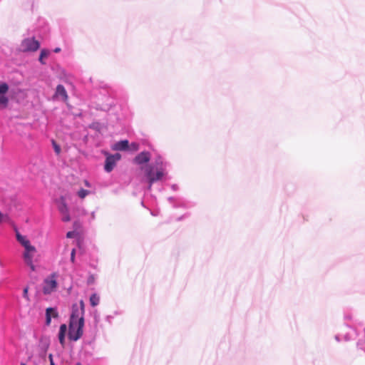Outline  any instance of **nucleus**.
I'll return each instance as SVG.
<instances>
[{"mask_svg":"<svg viewBox=\"0 0 365 365\" xmlns=\"http://www.w3.org/2000/svg\"><path fill=\"white\" fill-rule=\"evenodd\" d=\"M85 304L81 300L79 305L74 304L70 317L68 337L73 341L79 339L83 333Z\"/></svg>","mask_w":365,"mask_h":365,"instance_id":"f257e3e1","label":"nucleus"},{"mask_svg":"<svg viewBox=\"0 0 365 365\" xmlns=\"http://www.w3.org/2000/svg\"><path fill=\"white\" fill-rule=\"evenodd\" d=\"M145 174L146 178H148V181L149 183L148 188L150 190L152 185L158 180H160L163 175H164V171L160 168L159 169H157L156 172H154V168L152 165H149L145 168Z\"/></svg>","mask_w":365,"mask_h":365,"instance_id":"f03ea898","label":"nucleus"},{"mask_svg":"<svg viewBox=\"0 0 365 365\" xmlns=\"http://www.w3.org/2000/svg\"><path fill=\"white\" fill-rule=\"evenodd\" d=\"M40 47V43L34 38H27L24 39L19 46L21 52H34Z\"/></svg>","mask_w":365,"mask_h":365,"instance_id":"7ed1b4c3","label":"nucleus"},{"mask_svg":"<svg viewBox=\"0 0 365 365\" xmlns=\"http://www.w3.org/2000/svg\"><path fill=\"white\" fill-rule=\"evenodd\" d=\"M36 252V248L33 245H30L24 248V252L23 253V258L24 262L26 263V265H28L30 267V269L33 272L36 270V267L33 262V259Z\"/></svg>","mask_w":365,"mask_h":365,"instance_id":"20e7f679","label":"nucleus"},{"mask_svg":"<svg viewBox=\"0 0 365 365\" xmlns=\"http://www.w3.org/2000/svg\"><path fill=\"white\" fill-rule=\"evenodd\" d=\"M56 278L57 274L53 273L44 279L43 292L45 294H49L56 289L58 285Z\"/></svg>","mask_w":365,"mask_h":365,"instance_id":"39448f33","label":"nucleus"},{"mask_svg":"<svg viewBox=\"0 0 365 365\" xmlns=\"http://www.w3.org/2000/svg\"><path fill=\"white\" fill-rule=\"evenodd\" d=\"M120 158L121 155L119 153L108 155L105 162V170L108 173L112 171L115 166L116 162L119 160Z\"/></svg>","mask_w":365,"mask_h":365,"instance_id":"423d86ee","label":"nucleus"},{"mask_svg":"<svg viewBox=\"0 0 365 365\" xmlns=\"http://www.w3.org/2000/svg\"><path fill=\"white\" fill-rule=\"evenodd\" d=\"M8 91V84L0 82V108H6L8 105L9 99L6 96Z\"/></svg>","mask_w":365,"mask_h":365,"instance_id":"0eeeda50","label":"nucleus"},{"mask_svg":"<svg viewBox=\"0 0 365 365\" xmlns=\"http://www.w3.org/2000/svg\"><path fill=\"white\" fill-rule=\"evenodd\" d=\"M150 160V154L148 151H143L137 155L133 161L135 163L138 165H142L144 163H147Z\"/></svg>","mask_w":365,"mask_h":365,"instance_id":"6e6552de","label":"nucleus"},{"mask_svg":"<svg viewBox=\"0 0 365 365\" xmlns=\"http://www.w3.org/2000/svg\"><path fill=\"white\" fill-rule=\"evenodd\" d=\"M58 210H59L61 214L63 215L62 220L63 222L70 221L71 218H70V215H69V212H68V207L66 204V202L63 197L61 198V205H59Z\"/></svg>","mask_w":365,"mask_h":365,"instance_id":"1a4fd4ad","label":"nucleus"},{"mask_svg":"<svg viewBox=\"0 0 365 365\" xmlns=\"http://www.w3.org/2000/svg\"><path fill=\"white\" fill-rule=\"evenodd\" d=\"M46 324L49 325L51 321V317L53 318H57L58 317V312L54 308H47L46 311Z\"/></svg>","mask_w":365,"mask_h":365,"instance_id":"9d476101","label":"nucleus"},{"mask_svg":"<svg viewBox=\"0 0 365 365\" xmlns=\"http://www.w3.org/2000/svg\"><path fill=\"white\" fill-rule=\"evenodd\" d=\"M56 96L57 97H61L63 101H66L68 100L67 92L62 85L57 86L56 90Z\"/></svg>","mask_w":365,"mask_h":365,"instance_id":"9b49d317","label":"nucleus"},{"mask_svg":"<svg viewBox=\"0 0 365 365\" xmlns=\"http://www.w3.org/2000/svg\"><path fill=\"white\" fill-rule=\"evenodd\" d=\"M129 148V143L127 140H120L117 142L114 146L113 150H126Z\"/></svg>","mask_w":365,"mask_h":365,"instance_id":"f8f14e48","label":"nucleus"},{"mask_svg":"<svg viewBox=\"0 0 365 365\" xmlns=\"http://www.w3.org/2000/svg\"><path fill=\"white\" fill-rule=\"evenodd\" d=\"M67 331V327L66 324H61L58 333V340L61 344L63 345L65 342V335Z\"/></svg>","mask_w":365,"mask_h":365,"instance_id":"ddd939ff","label":"nucleus"},{"mask_svg":"<svg viewBox=\"0 0 365 365\" xmlns=\"http://www.w3.org/2000/svg\"><path fill=\"white\" fill-rule=\"evenodd\" d=\"M16 239L18 242L24 247H27L31 245L30 241L26 238V237L21 235L19 232L16 233Z\"/></svg>","mask_w":365,"mask_h":365,"instance_id":"4468645a","label":"nucleus"},{"mask_svg":"<svg viewBox=\"0 0 365 365\" xmlns=\"http://www.w3.org/2000/svg\"><path fill=\"white\" fill-rule=\"evenodd\" d=\"M100 298L96 294H93L90 297V303L92 307H96L99 304Z\"/></svg>","mask_w":365,"mask_h":365,"instance_id":"2eb2a0df","label":"nucleus"},{"mask_svg":"<svg viewBox=\"0 0 365 365\" xmlns=\"http://www.w3.org/2000/svg\"><path fill=\"white\" fill-rule=\"evenodd\" d=\"M49 51L48 50H46V49H43L41 50V53H40V56H39V61L42 63V64H44L45 63L43 62V59L44 58H47L48 56L49 55Z\"/></svg>","mask_w":365,"mask_h":365,"instance_id":"dca6fc26","label":"nucleus"},{"mask_svg":"<svg viewBox=\"0 0 365 365\" xmlns=\"http://www.w3.org/2000/svg\"><path fill=\"white\" fill-rule=\"evenodd\" d=\"M90 193V192L87 190H85V189H81L78 192V195L80 198L81 199H83L85 198L88 194Z\"/></svg>","mask_w":365,"mask_h":365,"instance_id":"f3484780","label":"nucleus"},{"mask_svg":"<svg viewBox=\"0 0 365 365\" xmlns=\"http://www.w3.org/2000/svg\"><path fill=\"white\" fill-rule=\"evenodd\" d=\"M128 149H130L133 151H137L139 150V144L137 143H132L130 145H129V148Z\"/></svg>","mask_w":365,"mask_h":365,"instance_id":"a211bd4d","label":"nucleus"},{"mask_svg":"<svg viewBox=\"0 0 365 365\" xmlns=\"http://www.w3.org/2000/svg\"><path fill=\"white\" fill-rule=\"evenodd\" d=\"M28 292H29V287H26L24 289V292H23V297L28 301L29 302L30 301V299H29V294H28Z\"/></svg>","mask_w":365,"mask_h":365,"instance_id":"6ab92c4d","label":"nucleus"},{"mask_svg":"<svg viewBox=\"0 0 365 365\" xmlns=\"http://www.w3.org/2000/svg\"><path fill=\"white\" fill-rule=\"evenodd\" d=\"M53 148H54V150L56 153V154H59L61 153L60 146L58 144H56V143L55 141H53Z\"/></svg>","mask_w":365,"mask_h":365,"instance_id":"aec40b11","label":"nucleus"},{"mask_svg":"<svg viewBox=\"0 0 365 365\" xmlns=\"http://www.w3.org/2000/svg\"><path fill=\"white\" fill-rule=\"evenodd\" d=\"M75 255H76V250L73 249L71 253V261L72 262H74L75 261Z\"/></svg>","mask_w":365,"mask_h":365,"instance_id":"412c9836","label":"nucleus"},{"mask_svg":"<svg viewBox=\"0 0 365 365\" xmlns=\"http://www.w3.org/2000/svg\"><path fill=\"white\" fill-rule=\"evenodd\" d=\"M75 235H76V233L73 231L68 232L67 234H66V237L68 238H73V237H75Z\"/></svg>","mask_w":365,"mask_h":365,"instance_id":"4be33fe9","label":"nucleus"},{"mask_svg":"<svg viewBox=\"0 0 365 365\" xmlns=\"http://www.w3.org/2000/svg\"><path fill=\"white\" fill-rule=\"evenodd\" d=\"M94 282V277L93 276H91L88 279V284H92Z\"/></svg>","mask_w":365,"mask_h":365,"instance_id":"5701e85b","label":"nucleus"},{"mask_svg":"<svg viewBox=\"0 0 365 365\" xmlns=\"http://www.w3.org/2000/svg\"><path fill=\"white\" fill-rule=\"evenodd\" d=\"M157 164L158 165H160V164L161 165L162 164V159H161L160 157L158 158V161H157Z\"/></svg>","mask_w":365,"mask_h":365,"instance_id":"b1692460","label":"nucleus"},{"mask_svg":"<svg viewBox=\"0 0 365 365\" xmlns=\"http://www.w3.org/2000/svg\"><path fill=\"white\" fill-rule=\"evenodd\" d=\"M60 51H61V48H55V49H54V52H55V53H58V52H59Z\"/></svg>","mask_w":365,"mask_h":365,"instance_id":"393cba45","label":"nucleus"},{"mask_svg":"<svg viewBox=\"0 0 365 365\" xmlns=\"http://www.w3.org/2000/svg\"><path fill=\"white\" fill-rule=\"evenodd\" d=\"M50 361H51V365H54L52 361L51 355H49Z\"/></svg>","mask_w":365,"mask_h":365,"instance_id":"a878e982","label":"nucleus"},{"mask_svg":"<svg viewBox=\"0 0 365 365\" xmlns=\"http://www.w3.org/2000/svg\"><path fill=\"white\" fill-rule=\"evenodd\" d=\"M2 217H3V215H2V213L0 212V222H1V221H2Z\"/></svg>","mask_w":365,"mask_h":365,"instance_id":"bb28decb","label":"nucleus"},{"mask_svg":"<svg viewBox=\"0 0 365 365\" xmlns=\"http://www.w3.org/2000/svg\"><path fill=\"white\" fill-rule=\"evenodd\" d=\"M85 185H86V186H89V185H89V182H88L87 180H86V181H85Z\"/></svg>","mask_w":365,"mask_h":365,"instance_id":"cd10ccee","label":"nucleus"}]
</instances>
